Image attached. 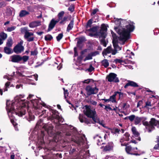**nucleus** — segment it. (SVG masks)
Masks as SVG:
<instances>
[{
  "label": "nucleus",
  "instance_id": "nucleus-54",
  "mask_svg": "<svg viewBox=\"0 0 159 159\" xmlns=\"http://www.w3.org/2000/svg\"><path fill=\"white\" fill-rule=\"evenodd\" d=\"M91 80H92L90 79L86 80L83 81V83L88 84L89 83Z\"/></svg>",
  "mask_w": 159,
  "mask_h": 159
},
{
  "label": "nucleus",
  "instance_id": "nucleus-13",
  "mask_svg": "<svg viewBox=\"0 0 159 159\" xmlns=\"http://www.w3.org/2000/svg\"><path fill=\"white\" fill-rule=\"evenodd\" d=\"M134 150L135 148H132L130 146H126L125 148V150L127 153L131 155H139L140 154H138V153H133L134 152Z\"/></svg>",
  "mask_w": 159,
  "mask_h": 159
},
{
  "label": "nucleus",
  "instance_id": "nucleus-55",
  "mask_svg": "<svg viewBox=\"0 0 159 159\" xmlns=\"http://www.w3.org/2000/svg\"><path fill=\"white\" fill-rule=\"evenodd\" d=\"M76 151V150L75 148H73L72 149H70V154H72Z\"/></svg>",
  "mask_w": 159,
  "mask_h": 159
},
{
  "label": "nucleus",
  "instance_id": "nucleus-33",
  "mask_svg": "<svg viewBox=\"0 0 159 159\" xmlns=\"http://www.w3.org/2000/svg\"><path fill=\"white\" fill-rule=\"evenodd\" d=\"M132 131L133 134L135 136V137H138L139 134V133L136 131V129L135 127H133L132 128Z\"/></svg>",
  "mask_w": 159,
  "mask_h": 159
},
{
  "label": "nucleus",
  "instance_id": "nucleus-57",
  "mask_svg": "<svg viewBox=\"0 0 159 159\" xmlns=\"http://www.w3.org/2000/svg\"><path fill=\"white\" fill-rule=\"evenodd\" d=\"M68 10L71 12H73L74 10V7L73 6H70L69 7Z\"/></svg>",
  "mask_w": 159,
  "mask_h": 159
},
{
  "label": "nucleus",
  "instance_id": "nucleus-39",
  "mask_svg": "<svg viewBox=\"0 0 159 159\" xmlns=\"http://www.w3.org/2000/svg\"><path fill=\"white\" fill-rule=\"evenodd\" d=\"M64 14V12L63 11H61L59 13L58 15L59 21L62 19V17Z\"/></svg>",
  "mask_w": 159,
  "mask_h": 159
},
{
  "label": "nucleus",
  "instance_id": "nucleus-20",
  "mask_svg": "<svg viewBox=\"0 0 159 159\" xmlns=\"http://www.w3.org/2000/svg\"><path fill=\"white\" fill-rule=\"evenodd\" d=\"M107 30V28L106 25L104 24H102L101 25V28L99 32L98 33H96L94 35H101L102 32H103L106 34V32Z\"/></svg>",
  "mask_w": 159,
  "mask_h": 159
},
{
  "label": "nucleus",
  "instance_id": "nucleus-21",
  "mask_svg": "<svg viewBox=\"0 0 159 159\" xmlns=\"http://www.w3.org/2000/svg\"><path fill=\"white\" fill-rule=\"evenodd\" d=\"M133 86L134 87L139 86L134 81H129L124 86V88H126L128 86Z\"/></svg>",
  "mask_w": 159,
  "mask_h": 159
},
{
  "label": "nucleus",
  "instance_id": "nucleus-17",
  "mask_svg": "<svg viewBox=\"0 0 159 159\" xmlns=\"http://www.w3.org/2000/svg\"><path fill=\"white\" fill-rule=\"evenodd\" d=\"M58 21L59 20H55L54 19H52L49 24L48 30L49 31L52 30Z\"/></svg>",
  "mask_w": 159,
  "mask_h": 159
},
{
  "label": "nucleus",
  "instance_id": "nucleus-5",
  "mask_svg": "<svg viewBox=\"0 0 159 159\" xmlns=\"http://www.w3.org/2000/svg\"><path fill=\"white\" fill-rule=\"evenodd\" d=\"M127 118L131 122L134 121V124L135 125L139 124L142 121L143 122V121H145V120L147 119L146 117H139L138 116H135L134 115L128 116Z\"/></svg>",
  "mask_w": 159,
  "mask_h": 159
},
{
  "label": "nucleus",
  "instance_id": "nucleus-35",
  "mask_svg": "<svg viewBox=\"0 0 159 159\" xmlns=\"http://www.w3.org/2000/svg\"><path fill=\"white\" fill-rule=\"evenodd\" d=\"M92 22L93 20L91 19L89 20L88 21L86 26V28L87 30L89 28H90L91 27Z\"/></svg>",
  "mask_w": 159,
  "mask_h": 159
},
{
  "label": "nucleus",
  "instance_id": "nucleus-62",
  "mask_svg": "<svg viewBox=\"0 0 159 159\" xmlns=\"http://www.w3.org/2000/svg\"><path fill=\"white\" fill-rule=\"evenodd\" d=\"M92 55V57L93 56H94L96 55L97 54V52H93L91 53H90Z\"/></svg>",
  "mask_w": 159,
  "mask_h": 159
},
{
  "label": "nucleus",
  "instance_id": "nucleus-18",
  "mask_svg": "<svg viewBox=\"0 0 159 159\" xmlns=\"http://www.w3.org/2000/svg\"><path fill=\"white\" fill-rule=\"evenodd\" d=\"M113 144L112 142H109L107 144L104 148V151H109L111 150L113 147Z\"/></svg>",
  "mask_w": 159,
  "mask_h": 159
},
{
  "label": "nucleus",
  "instance_id": "nucleus-10",
  "mask_svg": "<svg viewBox=\"0 0 159 159\" xmlns=\"http://www.w3.org/2000/svg\"><path fill=\"white\" fill-rule=\"evenodd\" d=\"M66 128L68 130L66 132V136H69L74 134L76 132V129L73 126H67Z\"/></svg>",
  "mask_w": 159,
  "mask_h": 159
},
{
  "label": "nucleus",
  "instance_id": "nucleus-59",
  "mask_svg": "<svg viewBox=\"0 0 159 159\" xmlns=\"http://www.w3.org/2000/svg\"><path fill=\"white\" fill-rule=\"evenodd\" d=\"M29 117L30 118V120L29 121H30L33 120L34 119V116L32 115L30 113H29Z\"/></svg>",
  "mask_w": 159,
  "mask_h": 159
},
{
  "label": "nucleus",
  "instance_id": "nucleus-61",
  "mask_svg": "<svg viewBox=\"0 0 159 159\" xmlns=\"http://www.w3.org/2000/svg\"><path fill=\"white\" fill-rule=\"evenodd\" d=\"M90 103L93 105H96L97 103L96 102L92 100L90 101Z\"/></svg>",
  "mask_w": 159,
  "mask_h": 159
},
{
  "label": "nucleus",
  "instance_id": "nucleus-44",
  "mask_svg": "<svg viewBox=\"0 0 159 159\" xmlns=\"http://www.w3.org/2000/svg\"><path fill=\"white\" fill-rule=\"evenodd\" d=\"M63 36V35L62 33L59 34L56 37L57 40L58 41H60V40L62 38Z\"/></svg>",
  "mask_w": 159,
  "mask_h": 159
},
{
  "label": "nucleus",
  "instance_id": "nucleus-63",
  "mask_svg": "<svg viewBox=\"0 0 159 159\" xmlns=\"http://www.w3.org/2000/svg\"><path fill=\"white\" fill-rule=\"evenodd\" d=\"M159 148V143H157V144L156 145L154 148L155 149H158V148Z\"/></svg>",
  "mask_w": 159,
  "mask_h": 159
},
{
  "label": "nucleus",
  "instance_id": "nucleus-43",
  "mask_svg": "<svg viewBox=\"0 0 159 159\" xmlns=\"http://www.w3.org/2000/svg\"><path fill=\"white\" fill-rule=\"evenodd\" d=\"M53 129V127L52 125L47 126L45 128V129L48 132L52 130Z\"/></svg>",
  "mask_w": 159,
  "mask_h": 159
},
{
  "label": "nucleus",
  "instance_id": "nucleus-29",
  "mask_svg": "<svg viewBox=\"0 0 159 159\" xmlns=\"http://www.w3.org/2000/svg\"><path fill=\"white\" fill-rule=\"evenodd\" d=\"M74 25V21L73 20H71L69 24L68 25L66 31L68 32H69L72 29Z\"/></svg>",
  "mask_w": 159,
  "mask_h": 159
},
{
  "label": "nucleus",
  "instance_id": "nucleus-7",
  "mask_svg": "<svg viewBox=\"0 0 159 159\" xmlns=\"http://www.w3.org/2000/svg\"><path fill=\"white\" fill-rule=\"evenodd\" d=\"M23 43V41L21 40L14 47L13 50L15 53L20 54L23 52L24 48L22 45Z\"/></svg>",
  "mask_w": 159,
  "mask_h": 159
},
{
  "label": "nucleus",
  "instance_id": "nucleus-2",
  "mask_svg": "<svg viewBox=\"0 0 159 159\" xmlns=\"http://www.w3.org/2000/svg\"><path fill=\"white\" fill-rule=\"evenodd\" d=\"M126 29L121 26L115 28L116 31L120 35L118 40L116 39L112 40L113 46L114 48V50H115L117 52V51L121 50L122 48L118 45V43H120L122 45L124 44L125 42L129 38L130 33L133 31L134 28V26L131 24L126 26Z\"/></svg>",
  "mask_w": 159,
  "mask_h": 159
},
{
  "label": "nucleus",
  "instance_id": "nucleus-31",
  "mask_svg": "<svg viewBox=\"0 0 159 159\" xmlns=\"http://www.w3.org/2000/svg\"><path fill=\"white\" fill-rule=\"evenodd\" d=\"M13 44V42L12 39L11 38H9L6 43V46L8 47H11Z\"/></svg>",
  "mask_w": 159,
  "mask_h": 159
},
{
  "label": "nucleus",
  "instance_id": "nucleus-23",
  "mask_svg": "<svg viewBox=\"0 0 159 159\" xmlns=\"http://www.w3.org/2000/svg\"><path fill=\"white\" fill-rule=\"evenodd\" d=\"M114 19L115 20L114 22L115 23V24L119 25H122V23H125L126 22V20H122L121 19H118L116 18H114Z\"/></svg>",
  "mask_w": 159,
  "mask_h": 159
},
{
  "label": "nucleus",
  "instance_id": "nucleus-37",
  "mask_svg": "<svg viewBox=\"0 0 159 159\" xmlns=\"http://www.w3.org/2000/svg\"><path fill=\"white\" fill-rule=\"evenodd\" d=\"M94 70V68L93 67L92 65H90L89 68L86 70V71L89 72H91Z\"/></svg>",
  "mask_w": 159,
  "mask_h": 159
},
{
  "label": "nucleus",
  "instance_id": "nucleus-51",
  "mask_svg": "<svg viewBox=\"0 0 159 159\" xmlns=\"http://www.w3.org/2000/svg\"><path fill=\"white\" fill-rule=\"evenodd\" d=\"M64 97L65 99L66 98V97L68 95V92L67 90H65L64 89Z\"/></svg>",
  "mask_w": 159,
  "mask_h": 159
},
{
  "label": "nucleus",
  "instance_id": "nucleus-56",
  "mask_svg": "<svg viewBox=\"0 0 159 159\" xmlns=\"http://www.w3.org/2000/svg\"><path fill=\"white\" fill-rule=\"evenodd\" d=\"M111 34L113 38V40H114L115 39H116V40H118L117 38H116V34L112 31H111Z\"/></svg>",
  "mask_w": 159,
  "mask_h": 159
},
{
  "label": "nucleus",
  "instance_id": "nucleus-15",
  "mask_svg": "<svg viewBox=\"0 0 159 159\" xmlns=\"http://www.w3.org/2000/svg\"><path fill=\"white\" fill-rule=\"evenodd\" d=\"M11 61L16 63H18L20 61V56L14 55L11 57Z\"/></svg>",
  "mask_w": 159,
  "mask_h": 159
},
{
  "label": "nucleus",
  "instance_id": "nucleus-50",
  "mask_svg": "<svg viewBox=\"0 0 159 159\" xmlns=\"http://www.w3.org/2000/svg\"><path fill=\"white\" fill-rule=\"evenodd\" d=\"M67 17H64L62 19H61V20L60 22V23L61 24H64V22L67 20Z\"/></svg>",
  "mask_w": 159,
  "mask_h": 159
},
{
  "label": "nucleus",
  "instance_id": "nucleus-22",
  "mask_svg": "<svg viewBox=\"0 0 159 159\" xmlns=\"http://www.w3.org/2000/svg\"><path fill=\"white\" fill-rule=\"evenodd\" d=\"M79 119L80 122H85L86 123L88 124L89 123V122L87 119L84 115L80 114L79 117Z\"/></svg>",
  "mask_w": 159,
  "mask_h": 159
},
{
  "label": "nucleus",
  "instance_id": "nucleus-49",
  "mask_svg": "<svg viewBox=\"0 0 159 159\" xmlns=\"http://www.w3.org/2000/svg\"><path fill=\"white\" fill-rule=\"evenodd\" d=\"M29 77H31L32 78H34L36 80H38V75H34L30 76Z\"/></svg>",
  "mask_w": 159,
  "mask_h": 159
},
{
  "label": "nucleus",
  "instance_id": "nucleus-45",
  "mask_svg": "<svg viewBox=\"0 0 159 159\" xmlns=\"http://www.w3.org/2000/svg\"><path fill=\"white\" fill-rule=\"evenodd\" d=\"M123 62V61L120 59H116L114 60L113 62L115 63H121Z\"/></svg>",
  "mask_w": 159,
  "mask_h": 159
},
{
  "label": "nucleus",
  "instance_id": "nucleus-27",
  "mask_svg": "<svg viewBox=\"0 0 159 159\" xmlns=\"http://www.w3.org/2000/svg\"><path fill=\"white\" fill-rule=\"evenodd\" d=\"M129 134L128 133H125V134L124 135L123 137V139H122L120 140V142H122V141H128L129 140Z\"/></svg>",
  "mask_w": 159,
  "mask_h": 159
},
{
  "label": "nucleus",
  "instance_id": "nucleus-4",
  "mask_svg": "<svg viewBox=\"0 0 159 159\" xmlns=\"http://www.w3.org/2000/svg\"><path fill=\"white\" fill-rule=\"evenodd\" d=\"M95 113L96 111L94 110H91L89 108L87 109L85 112V114L88 117L91 118L94 122L98 123L101 125L103 126L104 124L103 123L102 121H100L99 120L95 118Z\"/></svg>",
  "mask_w": 159,
  "mask_h": 159
},
{
  "label": "nucleus",
  "instance_id": "nucleus-14",
  "mask_svg": "<svg viewBox=\"0 0 159 159\" xmlns=\"http://www.w3.org/2000/svg\"><path fill=\"white\" fill-rule=\"evenodd\" d=\"M99 36L101 44L105 47L106 46V43L105 40L106 34L103 32H102L101 35H98Z\"/></svg>",
  "mask_w": 159,
  "mask_h": 159
},
{
  "label": "nucleus",
  "instance_id": "nucleus-40",
  "mask_svg": "<svg viewBox=\"0 0 159 159\" xmlns=\"http://www.w3.org/2000/svg\"><path fill=\"white\" fill-rule=\"evenodd\" d=\"M6 13L7 16H10L12 15V12L11 9L9 8H7L6 10Z\"/></svg>",
  "mask_w": 159,
  "mask_h": 159
},
{
  "label": "nucleus",
  "instance_id": "nucleus-8",
  "mask_svg": "<svg viewBox=\"0 0 159 159\" xmlns=\"http://www.w3.org/2000/svg\"><path fill=\"white\" fill-rule=\"evenodd\" d=\"M87 94L90 95L92 94H96L98 92V89L96 86H91L88 85L86 88Z\"/></svg>",
  "mask_w": 159,
  "mask_h": 159
},
{
  "label": "nucleus",
  "instance_id": "nucleus-30",
  "mask_svg": "<svg viewBox=\"0 0 159 159\" xmlns=\"http://www.w3.org/2000/svg\"><path fill=\"white\" fill-rule=\"evenodd\" d=\"M4 52L7 54H10L12 53L11 49L10 47L6 46L4 48Z\"/></svg>",
  "mask_w": 159,
  "mask_h": 159
},
{
  "label": "nucleus",
  "instance_id": "nucleus-32",
  "mask_svg": "<svg viewBox=\"0 0 159 159\" xmlns=\"http://www.w3.org/2000/svg\"><path fill=\"white\" fill-rule=\"evenodd\" d=\"M116 93H115L113 95L110 97V98L108 99L109 101L111 102H116Z\"/></svg>",
  "mask_w": 159,
  "mask_h": 159
},
{
  "label": "nucleus",
  "instance_id": "nucleus-52",
  "mask_svg": "<svg viewBox=\"0 0 159 159\" xmlns=\"http://www.w3.org/2000/svg\"><path fill=\"white\" fill-rule=\"evenodd\" d=\"M38 51L36 50H35L33 51H32L31 52V54L32 55H36L38 53Z\"/></svg>",
  "mask_w": 159,
  "mask_h": 159
},
{
  "label": "nucleus",
  "instance_id": "nucleus-53",
  "mask_svg": "<svg viewBox=\"0 0 159 159\" xmlns=\"http://www.w3.org/2000/svg\"><path fill=\"white\" fill-rule=\"evenodd\" d=\"M6 3L4 2H2L0 3V8L2 7H5L6 6Z\"/></svg>",
  "mask_w": 159,
  "mask_h": 159
},
{
  "label": "nucleus",
  "instance_id": "nucleus-24",
  "mask_svg": "<svg viewBox=\"0 0 159 159\" xmlns=\"http://www.w3.org/2000/svg\"><path fill=\"white\" fill-rule=\"evenodd\" d=\"M40 21H35L32 22L29 24V26L31 28H34L40 25Z\"/></svg>",
  "mask_w": 159,
  "mask_h": 159
},
{
  "label": "nucleus",
  "instance_id": "nucleus-12",
  "mask_svg": "<svg viewBox=\"0 0 159 159\" xmlns=\"http://www.w3.org/2000/svg\"><path fill=\"white\" fill-rule=\"evenodd\" d=\"M109 53H111L112 55H115L117 53V52L115 50L112 49L111 47L109 46L103 52V54L105 55H107V54Z\"/></svg>",
  "mask_w": 159,
  "mask_h": 159
},
{
  "label": "nucleus",
  "instance_id": "nucleus-16",
  "mask_svg": "<svg viewBox=\"0 0 159 159\" xmlns=\"http://www.w3.org/2000/svg\"><path fill=\"white\" fill-rule=\"evenodd\" d=\"M98 27L97 26H94L91 28H90L89 29L86 30L87 31H89L91 32L95 33L94 34L90 33L89 35L91 36H97V35H94L96 33H97V31L98 30Z\"/></svg>",
  "mask_w": 159,
  "mask_h": 159
},
{
  "label": "nucleus",
  "instance_id": "nucleus-47",
  "mask_svg": "<svg viewBox=\"0 0 159 159\" xmlns=\"http://www.w3.org/2000/svg\"><path fill=\"white\" fill-rule=\"evenodd\" d=\"M114 93H116V96L118 95L119 99L120 98L121 96H122L123 95V93H122L119 92H116Z\"/></svg>",
  "mask_w": 159,
  "mask_h": 159
},
{
  "label": "nucleus",
  "instance_id": "nucleus-41",
  "mask_svg": "<svg viewBox=\"0 0 159 159\" xmlns=\"http://www.w3.org/2000/svg\"><path fill=\"white\" fill-rule=\"evenodd\" d=\"M52 39V36L49 34L46 35L45 37V39L46 41L51 40Z\"/></svg>",
  "mask_w": 159,
  "mask_h": 159
},
{
  "label": "nucleus",
  "instance_id": "nucleus-11",
  "mask_svg": "<svg viewBox=\"0 0 159 159\" xmlns=\"http://www.w3.org/2000/svg\"><path fill=\"white\" fill-rule=\"evenodd\" d=\"M52 120L56 119L59 122L61 121L62 119L58 115V112L56 110H53L52 111Z\"/></svg>",
  "mask_w": 159,
  "mask_h": 159
},
{
  "label": "nucleus",
  "instance_id": "nucleus-25",
  "mask_svg": "<svg viewBox=\"0 0 159 159\" xmlns=\"http://www.w3.org/2000/svg\"><path fill=\"white\" fill-rule=\"evenodd\" d=\"M30 14V13L26 10H21L19 12V16L20 17H22L25 16Z\"/></svg>",
  "mask_w": 159,
  "mask_h": 159
},
{
  "label": "nucleus",
  "instance_id": "nucleus-6",
  "mask_svg": "<svg viewBox=\"0 0 159 159\" xmlns=\"http://www.w3.org/2000/svg\"><path fill=\"white\" fill-rule=\"evenodd\" d=\"M29 30H28L26 27L22 28L21 29V31L22 33L25 34L24 38L29 42L33 41L34 40V38L32 37L34 35L33 33L29 32Z\"/></svg>",
  "mask_w": 159,
  "mask_h": 159
},
{
  "label": "nucleus",
  "instance_id": "nucleus-58",
  "mask_svg": "<svg viewBox=\"0 0 159 159\" xmlns=\"http://www.w3.org/2000/svg\"><path fill=\"white\" fill-rule=\"evenodd\" d=\"M98 9H94L93 10V11L92 13V14H93V15L95 14L97 12H98Z\"/></svg>",
  "mask_w": 159,
  "mask_h": 159
},
{
  "label": "nucleus",
  "instance_id": "nucleus-9",
  "mask_svg": "<svg viewBox=\"0 0 159 159\" xmlns=\"http://www.w3.org/2000/svg\"><path fill=\"white\" fill-rule=\"evenodd\" d=\"M117 75L114 73H110L107 76V79L109 82H113L116 83L119 81L118 78L116 77Z\"/></svg>",
  "mask_w": 159,
  "mask_h": 159
},
{
  "label": "nucleus",
  "instance_id": "nucleus-64",
  "mask_svg": "<svg viewBox=\"0 0 159 159\" xmlns=\"http://www.w3.org/2000/svg\"><path fill=\"white\" fill-rule=\"evenodd\" d=\"M34 95L32 94L29 95V97L27 98V99L29 100L31 99L32 98V97Z\"/></svg>",
  "mask_w": 159,
  "mask_h": 159
},
{
  "label": "nucleus",
  "instance_id": "nucleus-28",
  "mask_svg": "<svg viewBox=\"0 0 159 159\" xmlns=\"http://www.w3.org/2000/svg\"><path fill=\"white\" fill-rule=\"evenodd\" d=\"M101 63L102 66H104L105 68H107L109 66V64L108 60L106 59L102 60Z\"/></svg>",
  "mask_w": 159,
  "mask_h": 159
},
{
  "label": "nucleus",
  "instance_id": "nucleus-1",
  "mask_svg": "<svg viewBox=\"0 0 159 159\" xmlns=\"http://www.w3.org/2000/svg\"><path fill=\"white\" fill-rule=\"evenodd\" d=\"M23 97V96L20 95L15 97L14 101H10L7 100L6 103V109L11 121L15 126L16 123L14 121V115H18L20 117L25 114L26 110L30 107L31 103L35 109L40 108V105L39 101L38 99H32L31 103L28 101L21 99Z\"/></svg>",
  "mask_w": 159,
  "mask_h": 159
},
{
  "label": "nucleus",
  "instance_id": "nucleus-19",
  "mask_svg": "<svg viewBox=\"0 0 159 159\" xmlns=\"http://www.w3.org/2000/svg\"><path fill=\"white\" fill-rule=\"evenodd\" d=\"M94 139L97 141V143L98 145H100L101 144H103L104 143L102 142V138L100 136L96 135L93 137Z\"/></svg>",
  "mask_w": 159,
  "mask_h": 159
},
{
  "label": "nucleus",
  "instance_id": "nucleus-3",
  "mask_svg": "<svg viewBox=\"0 0 159 159\" xmlns=\"http://www.w3.org/2000/svg\"><path fill=\"white\" fill-rule=\"evenodd\" d=\"M158 124H159V121L154 118H151L149 122L147 121H143V125L145 126L148 129L149 132H151L154 129V126Z\"/></svg>",
  "mask_w": 159,
  "mask_h": 159
},
{
  "label": "nucleus",
  "instance_id": "nucleus-26",
  "mask_svg": "<svg viewBox=\"0 0 159 159\" xmlns=\"http://www.w3.org/2000/svg\"><path fill=\"white\" fill-rule=\"evenodd\" d=\"M72 141L75 142L79 145H81L83 143V139L81 138H77L76 139H72Z\"/></svg>",
  "mask_w": 159,
  "mask_h": 159
},
{
  "label": "nucleus",
  "instance_id": "nucleus-34",
  "mask_svg": "<svg viewBox=\"0 0 159 159\" xmlns=\"http://www.w3.org/2000/svg\"><path fill=\"white\" fill-rule=\"evenodd\" d=\"M29 58L28 56H24L23 57L20 56V61H23L24 62H26L28 60Z\"/></svg>",
  "mask_w": 159,
  "mask_h": 159
},
{
  "label": "nucleus",
  "instance_id": "nucleus-48",
  "mask_svg": "<svg viewBox=\"0 0 159 159\" xmlns=\"http://www.w3.org/2000/svg\"><path fill=\"white\" fill-rule=\"evenodd\" d=\"M152 106L151 102H150L148 101L146 102V105L145 106V107H147L148 108V107Z\"/></svg>",
  "mask_w": 159,
  "mask_h": 159
},
{
  "label": "nucleus",
  "instance_id": "nucleus-46",
  "mask_svg": "<svg viewBox=\"0 0 159 159\" xmlns=\"http://www.w3.org/2000/svg\"><path fill=\"white\" fill-rule=\"evenodd\" d=\"M10 84V82H7L5 84V88L4 89V91H7V88L9 86Z\"/></svg>",
  "mask_w": 159,
  "mask_h": 159
},
{
  "label": "nucleus",
  "instance_id": "nucleus-60",
  "mask_svg": "<svg viewBox=\"0 0 159 159\" xmlns=\"http://www.w3.org/2000/svg\"><path fill=\"white\" fill-rule=\"evenodd\" d=\"M3 78L4 79H7L8 80H10L11 79V77H9L7 75H5L3 76Z\"/></svg>",
  "mask_w": 159,
  "mask_h": 159
},
{
  "label": "nucleus",
  "instance_id": "nucleus-42",
  "mask_svg": "<svg viewBox=\"0 0 159 159\" xmlns=\"http://www.w3.org/2000/svg\"><path fill=\"white\" fill-rule=\"evenodd\" d=\"M92 59V57L90 53L89 54L84 60V61H85L87 60H91Z\"/></svg>",
  "mask_w": 159,
  "mask_h": 159
},
{
  "label": "nucleus",
  "instance_id": "nucleus-38",
  "mask_svg": "<svg viewBox=\"0 0 159 159\" xmlns=\"http://www.w3.org/2000/svg\"><path fill=\"white\" fill-rule=\"evenodd\" d=\"M16 28V27L15 26H12L11 27H8L7 28L6 30L8 32H11L14 30Z\"/></svg>",
  "mask_w": 159,
  "mask_h": 159
},
{
  "label": "nucleus",
  "instance_id": "nucleus-36",
  "mask_svg": "<svg viewBox=\"0 0 159 159\" xmlns=\"http://www.w3.org/2000/svg\"><path fill=\"white\" fill-rule=\"evenodd\" d=\"M0 36L2 39L5 40L7 37V35L6 34L2 32L0 33Z\"/></svg>",
  "mask_w": 159,
  "mask_h": 159
}]
</instances>
